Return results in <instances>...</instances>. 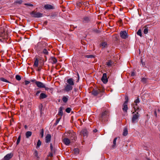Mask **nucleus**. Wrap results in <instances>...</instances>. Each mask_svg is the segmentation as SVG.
I'll return each mask as SVG.
<instances>
[{
  "instance_id": "f257e3e1",
  "label": "nucleus",
  "mask_w": 160,
  "mask_h": 160,
  "mask_svg": "<svg viewBox=\"0 0 160 160\" xmlns=\"http://www.w3.org/2000/svg\"><path fill=\"white\" fill-rule=\"evenodd\" d=\"M109 116V112L108 111L106 110L100 114L99 120L101 122H105L107 121Z\"/></svg>"
},
{
  "instance_id": "f03ea898",
  "label": "nucleus",
  "mask_w": 160,
  "mask_h": 160,
  "mask_svg": "<svg viewBox=\"0 0 160 160\" xmlns=\"http://www.w3.org/2000/svg\"><path fill=\"white\" fill-rule=\"evenodd\" d=\"M8 35L7 32H5L3 28L1 29L0 30V41L3 42L6 41L8 39Z\"/></svg>"
},
{
  "instance_id": "7ed1b4c3",
  "label": "nucleus",
  "mask_w": 160,
  "mask_h": 160,
  "mask_svg": "<svg viewBox=\"0 0 160 160\" xmlns=\"http://www.w3.org/2000/svg\"><path fill=\"white\" fill-rule=\"evenodd\" d=\"M125 101L123 104L122 109L124 112H126L128 110L127 104L128 101V97L127 95H125Z\"/></svg>"
},
{
  "instance_id": "20e7f679",
  "label": "nucleus",
  "mask_w": 160,
  "mask_h": 160,
  "mask_svg": "<svg viewBox=\"0 0 160 160\" xmlns=\"http://www.w3.org/2000/svg\"><path fill=\"white\" fill-rule=\"evenodd\" d=\"M140 116V115L138 112H137L136 113L133 114L132 118V123L133 124L137 123Z\"/></svg>"
},
{
  "instance_id": "39448f33",
  "label": "nucleus",
  "mask_w": 160,
  "mask_h": 160,
  "mask_svg": "<svg viewBox=\"0 0 160 160\" xmlns=\"http://www.w3.org/2000/svg\"><path fill=\"white\" fill-rule=\"evenodd\" d=\"M30 14L32 17L35 18H39L42 17L43 16L42 13L34 11L30 12Z\"/></svg>"
},
{
  "instance_id": "423d86ee",
  "label": "nucleus",
  "mask_w": 160,
  "mask_h": 160,
  "mask_svg": "<svg viewBox=\"0 0 160 160\" xmlns=\"http://www.w3.org/2000/svg\"><path fill=\"white\" fill-rule=\"evenodd\" d=\"M72 86L66 83L65 85L64 86V88L63 89V91L67 92H68L71 91L72 89Z\"/></svg>"
},
{
  "instance_id": "0eeeda50",
  "label": "nucleus",
  "mask_w": 160,
  "mask_h": 160,
  "mask_svg": "<svg viewBox=\"0 0 160 160\" xmlns=\"http://www.w3.org/2000/svg\"><path fill=\"white\" fill-rule=\"evenodd\" d=\"M69 137L70 138L71 140L72 141V142L75 141L77 138L76 133L73 132H71V133L69 134Z\"/></svg>"
},
{
  "instance_id": "6e6552de",
  "label": "nucleus",
  "mask_w": 160,
  "mask_h": 160,
  "mask_svg": "<svg viewBox=\"0 0 160 160\" xmlns=\"http://www.w3.org/2000/svg\"><path fill=\"white\" fill-rule=\"evenodd\" d=\"M120 35L121 38L123 39H126L128 37V33L125 31H121Z\"/></svg>"
},
{
  "instance_id": "1a4fd4ad",
  "label": "nucleus",
  "mask_w": 160,
  "mask_h": 160,
  "mask_svg": "<svg viewBox=\"0 0 160 160\" xmlns=\"http://www.w3.org/2000/svg\"><path fill=\"white\" fill-rule=\"evenodd\" d=\"M101 80L104 84H106L108 82V79L107 78L106 73H104L103 74L101 78Z\"/></svg>"
},
{
  "instance_id": "9d476101",
  "label": "nucleus",
  "mask_w": 160,
  "mask_h": 160,
  "mask_svg": "<svg viewBox=\"0 0 160 160\" xmlns=\"http://www.w3.org/2000/svg\"><path fill=\"white\" fill-rule=\"evenodd\" d=\"M103 91V89H102V90H101L100 89H98L97 90H93L92 92V94L94 96H97L98 94L100 92H102Z\"/></svg>"
},
{
  "instance_id": "9b49d317",
  "label": "nucleus",
  "mask_w": 160,
  "mask_h": 160,
  "mask_svg": "<svg viewBox=\"0 0 160 160\" xmlns=\"http://www.w3.org/2000/svg\"><path fill=\"white\" fill-rule=\"evenodd\" d=\"M90 21L91 18L89 17H85L82 19V22L83 23H89Z\"/></svg>"
},
{
  "instance_id": "f8f14e48",
  "label": "nucleus",
  "mask_w": 160,
  "mask_h": 160,
  "mask_svg": "<svg viewBox=\"0 0 160 160\" xmlns=\"http://www.w3.org/2000/svg\"><path fill=\"white\" fill-rule=\"evenodd\" d=\"M36 85L37 87L40 88H42L45 87V85L42 82L38 81L36 82Z\"/></svg>"
},
{
  "instance_id": "ddd939ff",
  "label": "nucleus",
  "mask_w": 160,
  "mask_h": 160,
  "mask_svg": "<svg viewBox=\"0 0 160 160\" xmlns=\"http://www.w3.org/2000/svg\"><path fill=\"white\" fill-rule=\"evenodd\" d=\"M80 134L83 137H87L88 134L87 130L86 129H84L81 131Z\"/></svg>"
},
{
  "instance_id": "4468645a",
  "label": "nucleus",
  "mask_w": 160,
  "mask_h": 160,
  "mask_svg": "<svg viewBox=\"0 0 160 160\" xmlns=\"http://www.w3.org/2000/svg\"><path fill=\"white\" fill-rule=\"evenodd\" d=\"M67 84L73 86L74 85V80L72 78L68 79L67 80Z\"/></svg>"
},
{
  "instance_id": "2eb2a0df",
  "label": "nucleus",
  "mask_w": 160,
  "mask_h": 160,
  "mask_svg": "<svg viewBox=\"0 0 160 160\" xmlns=\"http://www.w3.org/2000/svg\"><path fill=\"white\" fill-rule=\"evenodd\" d=\"M44 7L45 9L47 10L53 9L55 8L53 6L49 4L45 5Z\"/></svg>"
},
{
  "instance_id": "dca6fc26",
  "label": "nucleus",
  "mask_w": 160,
  "mask_h": 160,
  "mask_svg": "<svg viewBox=\"0 0 160 160\" xmlns=\"http://www.w3.org/2000/svg\"><path fill=\"white\" fill-rule=\"evenodd\" d=\"M34 59V64L33 65V67L34 68H35L36 67H38L39 65H40L39 64L38 62H39V60L37 58H35Z\"/></svg>"
},
{
  "instance_id": "f3484780",
  "label": "nucleus",
  "mask_w": 160,
  "mask_h": 160,
  "mask_svg": "<svg viewBox=\"0 0 160 160\" xmlns=\"http://www.w3.org/2000/svg\"><path fill=\"white\" fill-rule=\"evenodd\" d=\"M51 136L50 134H48L45 137V142L46 143H48L50 142L51 139Z\"/></svg>"
},
{
  "instance_id": "a211bd4d",
  "label": "nucleus",
  "mask_w": 160,
  "mask_h": 160,
  "mask_svg": "<svg viewBox=\"0 0 160 160\" xmlns=\"http://www.w3.org/2000/svg\"><path fill=\"white\" fill-rule=\"evenodd\" d=\"M63 142L66 145H69L70 143V140L67 138H64L63 139Z\"/></svg>"
},
{
  "instance_id": "6ab92c4d",
  "label": "nucleus",
  "mask_w": 160,
  "mask_h": 160,
  "mask_svg": "<svg viewBox=\"0 0 160 160\" xmlns=\"http://www.w3.org/2000/svg\"><path fill=\"white\" fill-rule=\"evenodd\" d=\"M48 96L45 93H41L39 96V98L40 99H43L47 98Z\"/></svg>"
},
{
  "instance_id": "aec40b11",
  "label": "nucleus",
  "mask_w": 160,
  "mask_h": 160,
  "mask_svg": "<svg viewBox=\"0 0 160 160\" xmlns=\"http://www.w3.org/2000/svg\"><path fill=\"white\" fill-rule=\"evenodd\" d=\"M64 108L62 107H61L59 109V112L58 113V115L62 116L63 115L62 109Z\"/></svg>"
},
{
  "instance_id": "412c9836",
  "label": "nucleus",
  "mask_w": 160,
  "mask_h": 160,
  "mask_svg": "<svg viewBox=\"0 0 160 160\" xmlns=\"http://www.w3.org/2000/svg\"><path fill=\"white\" fill-rule=\"evenodd\" d=\"M10 159V154L8 153L1 160H9Z\"/></svg>"
},
{
  "instance_id": "4be33fe9",
  "label": "nucleus",
  "mask_w": 160,
  "mask_h": 160,
  "mask_svg": "<svg viewBox=\"0 0 160 160\" xmlns=\"http://www.w3.org/2000/svg\"><path fill=\"white\" fill-rule=\"evenodd\" d=\"M32 134V132L31 131H27L26 132L25 135L27 138H28Z\"/></svg>"
},
{
  "instance_id": "5701e85b",
  "label": "nucleus",
  "mask_w": 160,
  "mask_h": 160,
  "mask_svg": "<svg viewBox=\"0 0 160 160\" xmlns=\"http://www.w3.org/2000/svg\"><path fill=\"white\" fill-rule=\"evenodd\" d=\"M68 97L67 96H63L62 98L63 101L65 103L67 102L68 99Z\"/></svg>"
},
{
  "instance_id": "b1692460",
  "label": "nucleus",
  "mask_w": 160,
  "mask_h": 160,
  "mask_svg": "<svg viewBox=\"0 0 160 160\" xmlns=\"http://www.w3.org/2000/svg\"><path fill=\"white\" fill-rule=\"evenodd\" d=\"M128 134V131L127 129L126 128H124L123 130V135L124 136H126Z\"/></svg>"
},
{
  "instance_id": "393cba45",
  "label": "nucleus",
  "mask_w": 160,
  "mask_h": 160,
  "mask_svg": "<svg viewBox=\"0 0 160 160\" xmlns=\"http://www.w3.org/2000/svg\"><path fill=\"white\" fill-rule=\"evenodd\" d=\"M148 79V78H142L141 81L143 83L145 84L147 82Z\"/></svg>"
},
{
  "instance_id": "a878e982",
  "label": "nucleus",
  "mask_w": 160,
  "mask_h": 160,
  "mask_svg": "<svg viewBox=\"0 0 160 160\" xmlns=\"http://www.w3.org/2000/svg\"><path fill=\"white\" fill-rule=\"evenodd\" d=\"M34 155L36 157H37V159L39 158V157L38 156V152L37 151V150H34Z\"/></svg>"
},
{
  "instance_id": "bb28decb",
  "label": "nucleus",
  "mask_w": 160,
  "mask_h": 160,
  "mask_svg": "<svg viewBox=\"0 0 160 160\" xmlns=\"http://www.w3.org/2000/svg\"><path fill=\"white\" fill-rule=\"evenodd\" d=\"M107 43L106 42H102L100 44V46H102L103 48L107 46Z\"/></svg>"
},
{
  "instance_id": "cd10ccee",
  "label": "nucleus",
  "mask_w": 160,
  "mask_h": 160,
  "mask_svg": "<svg viewBox=\"0 0 160 160\" xmlns=\"http://www.w3.org/2000/svg\"><path fill=\"white\" fill-rule=\"evenodd\" d=\"M0 80L3 82L10 83L8 81V80H7V79H6L3 78H0Z\"/></svg>"
},
{
  "instance_id": "c85d7f7f",
  "label": "nucleus",
  "mask_w": 160,
  "mask_h": 160,
  "mask_svg": "<svg viewBox=\"0 0 160 160\" xmlns=\"http://www.w3.org/2000/svg\"><path fill=\"white\" fill-rule=\"evenodd\" d=\"M73 151L74 152V153L75 154H78L79 153V150L78 148H75L74 150Z\"/></svg>"
},
{
  "instance_id": "c756f323",
  "label": "nucleus",
  "mask_w": 160,
  "mask_h": 160,
  "mask_svg": "<svg viewBox=\"0 0 160 160\" xmlns=\"http://www.w3.org/2000/svg\"><path fill=\"white\" fill-rule=\"evenodd\" d=\"M112 64V62L111 60H109L108 62H106V64L108 67L111 66Z\"/></svg>"
},
{
  "instance_id": "7c9ffc66",
  "label": "nucleus",
  "mask_w": 160,
  "mask_h": 160,
  "mask_svg": "<svg viewBox=\"0 0 160 160\" xmlns=\"http://www.w3.org/2000/svg\"><path fill=\"white\" fill-rule=\"evenodd\" d=\"M52 64L56 63L57 62V60L56 58L54 57L52 58Z\"/></svg>"
},
{
  "instance_id": "2f4dec72",
  "label": "nucleus",
  "mask_w": 160,
  "mask_h": 160,
  "mask_svg": "<svg viewBox=\"0 0 160 160\" xmlns=\"http://www.w3.org/2000/svg\"><path fill=\"white\" fill-rule=\"evenodd\" d=\"M21 138V135H20L18 138V139H17V141L16 142L17 145L20 142V141Z\"/></svg>"
},
{
  "instance_id": "473e14b6",
  "label": "nucleus",
  "mask_w": 160,
  "mask_h": 160,
  "mask_svg": "<svg viewBox=\"0 0 160 160\" xmlns=\"http://www.w3.org/2000/svg\"><path fill=\"white\" fill-rule=\"evenodd\" d=\"M117 138H114V139L113 140V144L112 146V147L113 148H114V147H115V146L116 145V142Z\"/></svg>"
},
{
  "instance_id": "72a5a7b5",
  "label": "nucleus",
  "mask_w": 160,
  "mask_h": 160,
  "mask_svg": "<svg viewBox=\"0 0 160 160\" xmlns=\"http://www.w3.org/2000/svg\"><path fill=\"white\" fill-rule=\"evenodd\" d=\"M41 142L40 141V140H38V141L37 146H36V148H37L38 147H39L41 145Z\"/></svg>"
},
{
  "instance_id": "f704fd0d",
  "label": "nucleus",
  "mask_w": 160,
  "mask_h": 160,
  "mask_svg": "<svg viewBox=\"0 0 160 160\" xmlns=\"http://www.w3.org/2000/svg\"><path fill=\"white\" fill-rule=\"evenodd\" d=\"M140 102V101L138 97L134 101V103H135L136 106L137 105V104L139 103Z\"/></svg>"
},
{
  "instance_id": "c9c22d12",
  "label": "nucleus",
  "mask_w": 160,
  "mask_h": 160,
  "mask_svg": "<svg viewBox=\"0 0 160 160\" xmlns=\"http://www.w3.org/2000/svg\"><path fill=\"white\" fill-rule=\"evenodd\" d=\"M15 78L16 80L19 81H20L21 79V76L18 75H17L16 76Z\"/></svg>"
},
{
  "instance_id": "e433bc0d",
  "label": "nucleus",
  "mask_w": 160,
  "mask_h": 160,
  "mask_svg": "<svg viewBox=\"0 0 160 160\" xmlns=\"http://www.w3.org/2000/svg\"><path fill=\"white\" fill-rule=\"evenodd\" d=\"M137 34L139 36H140L141 37H142V32H141V29H139L137 32Z\"/></svg>"
},
{
  "instance_id": "4c0bfd02",
  "label": "nucleus",
  "mask_w": 160,
  "mask_h": 160,
  "mask_svg": "<svg viewBox=\"0 0 160 160\" xmlns=\"http://www.w3.org/2000/svg\"><path fill=\"white\" fill-rule=\"evenodd\" d=\"M42 53L46 55H48V52L46 49H44L43 50Z\"/></svg>"
},
{
  "instance_id": "58836bf2",
  "label": "nucleus",
  "mask_w": 160,
  "mask_h": 160,
  "mask_svg": "<svg viewBox=\"0 0 160 160\" xmlns=\"http://www.w3.org/2000/svg\"><path fill=\"white\" fill-rule=\"evenodd\" d=\"M84 57L86 58H94V56L92 55H85L84 56Z\"/></svg>"
},
{
  "instance_id": "ea45409f",
  "label": "nucleus",
  "mask_w": 160,
  "mask_h": 160,
  "mask_svg": "<svg viewBox=\"0 0 160 160\" xmlns=\"http://www.w3.org/2000/svg\"><path fill=\"white\" fill-rule=\"evenodd\" d=\"M22 2V0H19V1H16L14 2V4H21Z\"/></svg>"
},
{
  "instance_id": "a19ab883",
  "label": "nucleus",
  "mask_w": 160,
  "mask_h": 160,
  "mask_svg": "<svg viewBox=\"0 0 160 160\" xmlns=\"http://www.w3.org/2000/svg\"><path fill=\"white\" fill-rule=\"evenodd\" d=\"M42 65H40L38 66V67H37V68L36 70L38 71H40L42 69Z\"/></svg>"
},
{
  "instance_id": "79ce46f5",
  "label": "nucleus",
  "mask_w": 160,
  "mask_h": 160,
  "mask_svg": "<svg viewBox=\"0 0 160 160\" xmlns=\"http://www.w3.org/2000/svg\"><path fill=\"white\" fill-rule=\"evenodd\" d=\"M44 134V129H42L41 130V132H40V134L41 135V137L42 138Z\"/></svg>"
},
{
  "instance_id": "37998d69",
  "label": "nucleus",
  "mask_w": 160,
  "mask_h": 160,
  "mask_svg": "<svg viewBox=\"0 0 160 160\" xmlns=\"http://www.w3.org/2000/svg\"><path fill=\"white\" fill-rule=\"evenodd\" d=\"M140 60H141V62L142 66L144 67V66H145V62H143L142 58H141Z\"/></svg>"
},
{
  "instance_id": "c03bdc74",
  "label": "nucleus",
  "mask_w": 160,
  "mask_h": 160,
  "mask_svg": "<svg viewBox=\"0 0 160 160\" xmlns=\"http://www.w3.org/2000/svg\"><path fill=\"white\" fill-rule=\"evenodd\" d=\"M60 119V118L57 119L55 123H54V126H56L59 122Z\"/></svg>"
},
{
  "instance_id": "a18cd8bd",
  "label": "nucleus",
  "mask_w": 160,
  "mask_h": 160,
  "mask_svg": "<svg viewBox=\"0 0 160 160\" xmlns=\"http://www.w3.org/2000/svg\"><path fill=\"white\" fill-rule=\"evenodd\" d=\"M71 109L70 108H67L65 110V111L67 113H70L71 111Z\"/></svg>"
},
{
  "instance_id": "49530a36",
  "label": "nucleus",
  "mask_w": 160,
  "mask_h": 160,
  "mask_svg": "<svg viewBox=\"0 0 160 160\" xmlns=\"http://www.w3.org/2000/svg\"><path fill=\"white\" fill-rule=\"evenodd\" d=\"M148 32V28H145L143 30V32L145 34H147Z\"/></svg>"
},
{
  "instance_id": "de8ad7c7",
  "label": "nucleus",
  "mask_w": 160,
  "mask_h": 160,
  "mask_svg": "<svg viewBox=\"0 0 160 160\" xmlns=\"http://www.w3.org/2000/svg\"><path fill=\"white\" fill-rule=\"evenodd\" d=\"M83 4V2H77V6H78V7H80L81 6V5Z\"/></svg>"
},
{
  "instance_id": "09e8293b",
  "label": "nucleus",
  "mask_w": 160,
  "mask_h": 160,
  "mask_svg": "<svg viewBox=\"0 0 160 160\" xmlns=\"http://www.w3.org/2000/svg\"><path fill=\"white\" fill-rule=\"evenodd\" d=\"M52 151H50L49 152L48 155V157H52L53 156V153H52Z\"/></svg>"
},
{
  "instance_id": "8fccbe9b",
  "label": "nucleus",
  "mask_w": 160,
  "mask_h": 160,
  "mask_svg": "<svg viewBox=\"0 0 160 160\" xmlns=\"http://www.w3.org/2000/svg\"><path fill=\"white\" fill-rule=\"evenodd\" d=\"M93 31L96 33H99L100 32V31L99 30H98L97 29H94L93 30Z\"/></svg>"
},
{
  "instance_id": "3c124183",
  "label": "nucleus",
  "mask_w": 160,
  "mask_h": 160,
  "mask_svg": "<svg viewBox=\"0 0 160 160\" xmlns=\"http://www.w3.org/2000/svg\"><path fill=\"white\" fill-rule=\"evenodd\" d=\"M135 72L134 70L131 72V75L132 76H134L135 75Z\"/></svg>"
},
{
  "instance_id": "603ef678",
  "label": "nucleus",
  "mask_w": 160,
  "mask_h": 160,
  "mask_svg": "<svg viewBox=\"0 0 160 160\" xmlns=\"http://www.w3.org/2000/svg\"><path fill=\"white\" fill-rule=\"evenodd\" d=\"M50 149L51 150L50 151H52L53 148L52 144V143H51L50 144Z\"/></svg>"
},
{
  "instance_id": "864d4df0",
  "label": "nucleus",
  "mask_w": 160,
  "mask_h": 160,
  "mask_svg": "<svg viewBox=\"0 0 160 160\" xmlns=\"http://www.w3.org/2000/svg\"><path fill=\"white\" fill-rule=\"evenodd\" d=\"M25 5H26L28 6H31V7H32L33 6V5L31 3H25Z\"/></svg>"
},
{
  "instance_id": "5fc2aeb1",
  "label": "nucleus",
  "mask_w": 160,
  "mask_h": 160,
  "mask_svg": "<svg viewBox=\"0 0 160 160\" xmlns=\"http://www.w3.org/2000/svg\"><path fill=\"white\" fill-rule=\"evenodd\" d=\"M30 81L32 82H35L36 84V82H37L35 79H32L30 80Z\"/></svg>"
},
{
  "instance_id": "6e6d98bb",
  "label": "nucleus",
  "mask_w": 160,
  "mask_h": 160,
  "mask_svg": "<svg viewBox=\"0 0 160 160\" xmlns=\"http://www.w3.org/2000/svg\"><path fill=\"white\" fill-rule=\"evenodd\" d=\"M30 83V81H27V80H25V84L26 85L29 84Z\"/></svg>"
},
{
  "instance_id": "4d7b16f0",
  "label": "nucleus",
  "mask_w": 160,
  "mask_h": 160,
  "mask_svg": "<svg viewBox=\"0 0 160 160\" xmlns=\"http://www.w3.org/2000/svg\"><path fill=\"white\" fill-rule=\"evenodd\" d=\"M39 110L40 111H42V104L40 106L39 108Z\"/></svg>"
},
{
  "instance_id": "13d9d810",
  "label": "nucleus",
  "mask_w": 160,
  "mask_h": 160,
  "mask_svg": "<svg viewBox=\"0 0 160 160\" xmlns=\"http://www.w3.org/2000/svg\"><path fill=\"white\" fill-rule=\"evenodd\" d=\"M41 91L40 90H38L37 91L36 93V95L37 96L38 94Z\"/></svg>"
},
{
  "instance_id": "bf43d9fd",
  "label": "nucleus",
  "mask_w": 160,
  "mask_h": 160,
  "mask_svg": "<svg viewBox=\"0 0 160 160\" xmlns=\"http://www.w3.org/2000/svg\"><path fill=\"white\" fill-rule=\"evenodd\" d=\"M45 88V89L46 90H47V91H48V90L49 89H50V88H48V87H46V86H45V88Z\"/></svg>"
},
{
  "instance_id": "052dcab7",
  "label": "nucleus",
  "mask_w": 160,
  "mask_h": 160,
  "mask_svg": "<svg viewBox=\"0 0 160 160\" xmlns=\"http://www.w3.org/2000/svg\"><path fill=\"white\" fill-rule=\"evenodd\" d=\"M154 115L155 116L157 117V112H156V110H155L154 112Z\"/></svg>"
},
{
  "instance_id": "680f3d73",
  "label": "nucleus",
  "mask_w": 160,
  "mask_h": 160,
  "mask_svg": "<svg viewBox=\"0 0 160 160\" xmlns=\"http://www.w3.org/2000/svg\"><path fill=\"white\" fill-rule=\"evenodd\" d=\"M40 117H41V116H42V114H43V112L42 111H40Z\"/></svg>"
},
{
  "instance_id": "e2e57ef3",
  "label": "nucleus",
  "mask_w": 160,
  "mask_h": 160,
  "mask_svg": "<svg viewBox=\"0 0 160 160\" xmlns=\"http://www.w3.org/2000/svg\"><path fill=\"white\" fill-rule=\"evenodd\" d=\"M98 131V130L97 129H95L94 130H93V132H96Z\"/></svg>"
},
{
  "instance_id": "0e129e2a",
  "label": "nucleus",
  "mask_w": 160,
  "mask_h": 160,
  "mask_svg": "<svg viewBox=\"0 0 160 160\" xmlns=\"http://www.w3.org/2000/svg\"><path fill=\"white\" fill-rule=\"evenodd\" d=\"M77 90H78V89L76 88H74V91L75 92H77Z\"/></svg>"
},
{
  "instance_id": "69168bd1",
  "label": "nucleus",
  "mask_w": 160,
  "mask_h": 160,
  "mask_svg": "<svg viewBox=\"0 0 160 160\" xmlns=\"http://www.w3.org/2000/svg\"><path fill=\"white\" fill-rule=\"evenodd\" d=\"M48 23V22L47 21H45L44 22V24L45 25H46Z\"/></svg>"
},
{
  "instance_id": "338daca9",
  "label": "nucleus",
  "mask_w": 160,
  "mask_h": 160,
  "mask_svg": "<svg viewBox=\"0 0 160 160\" xmlns=\"http://www.w3.org/2000/svg\"><path fill=\"white\" fill-rule=\"evenodd\" d=\"M119 22L121 23H122V20L121 19H120L119 20Z\"/></svg>"
},
{
  "instance_id": "774afa93",
  "label": "nucleus",
  "mask_w": 160,
  "mask_h": 160,
  "mask_svg": "<svg viewBox=\"0 0 160 160\" xmlns=\"http://www.w3.org/2000/svg\"><path fill=\"white\" fill-rule=\"evenodd\" d=\"M24 128L25 129H26L27 128V125H25V126H24Z\"/></svg>"
}]
</instances>
